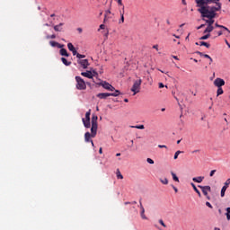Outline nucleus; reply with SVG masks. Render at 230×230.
Returning a JSON list of instances; mask_svg holds the SVG:
<instances>
[{
	"instance_id": "obj_5",
	"label": "nucleus",
	"mask_w": 230,
	"mask_h": 230,
	"mask_svg": "<svg viewBox=\"0 0 230 230\" xmlns=\"http://www.w3.org/2000/svg\"><path fill=\"white\" fill-rule=\"evenodd\" d=\"M199 188H200L203 195H205V197H207L208 200H211V198L209 197V195H208V192H211V187L210 186H201L199 185Z\"/></svg>"
},
{
	"instance_id": "obj_52",
	"label": "nucleus",
	"mask_w": 230,
	"mask_h": 230,
	"mask_svg": "<svg viewBox=\"0 0 230 230\" xmlns=\"http://www.w3.org/2000/svg\"><path fill=\"white\" fill-rule=\"evenodd\" d=\"M72 53H73L74 56H75V55H78V53L76 52V49H74L72 50Z\"/></svg>"
},
{
	"instance_id": "obj_11",
	"label": "nucleus",
	"mask_w": 230,
	"mask_h": 230,
	"mask_svg": "<svg viewBox=\"0 0 230 230\" xmlns=\"http://www.w3.org/2000/svg\"><path fill=\"white\" fill-rule=\"evenodd\" d=\"M111 96V93H98L97 98H100V100H107Z\"/></svg>"
},
{
	"instance_id": "obj_14",
	"label": "nucleus",
	"mask_w": 230,
	"mask_h": 230,
	"mask_svg": "<svg viewBox=\"0 0 230 230\" xmlns=\"http://www.w3.org/2000/svg\"><path fill=\"white\" fill-rule=\"evenodd\" d=\"M141 212H140V217L143 220H148V217L145 215V208L141 206Z\"/></svg>"
},
{
	"instance_id": "obj_35",
	"label": "nucleus",
	"mask_w": 230,
	"mask_h": 230,
	"mask_svg": "<svg viewBox=\"0 0 230 230\" xmlns=\"http://www.w3.org/2000/svg\"><path fill=\"white\" fill-rule=\"evenodd\" d=\"M67 48H68L69 51H73L75 49V46L73 45V43H68Z\"/></svg>"
},
{
	"instance_id": "obj_29",
	"label": "nucleus",
	"mask_w": 230,
	"mask_h": 230,
	"mask_svg": "<svg viewBox=\"0 0 230 230\" xmlns=\"http://www.w3.org/2000/svg\"><path fill=\"white\" fill-rule=\"evenodd\" d=\"M227 190L226 187H222L221 189V197H226V191Z\"/></svg>"
},
{
	"instance_id": "obj_55",
	"label": "nucleus",
	"mask_w": 230,
	"mask_h": 230,
	"mask_svg": "<svg viewBox=\"0 0 230 230\" xmlns=\"http://www.w3.org/2000/svg\"><path fill=\"white\" fill-rule=\"evenodd\" d=\"M119 6H123V2L121 0H117Z\"/></svg>"
},
{
	"instance_id": "obj_21",
	"label": "nucleus",
	"mask_w": 230,
	"mask_h": 230,
	"mask_svg": "<svg viewBox=\"0 0 230 230\" xmlns=\"http://www.w3.org/2000/svg\"><path fill=\"white\" fill-rule=\"evenodd\" d=\"M190 186H192L194 191H196V193L199 195V197H201L202 195L200 194V190H199V189H197V186H195V183H190Z\"/></svg>"
},
{
	"instance_id": "obj_25",
	"label": "nucleus",
	"mask_w": 230,
	"mask_h": 230,
	"mask_svg": "<svg viewBox=\"0 0 230 230\" xmlns=\"http://www.w3.org/2000/svg\"><path fill=\"white\" fill-rule=\"evenodd\" d=\"M209 37H211V34L208 33L207 35L200 37L199 40H208V39H209Z\"/></svg>"
},
{
	"instance_id": "obj_15",
	"label": "nucleus",
	"mask_w": 230,
	"mask_h": 230,
	"mask_svg": "<svg viewBox=\"0 0 230 230\" xmlns=\"http://www.w3.org/2000/svg\"><path fill=\"white\" fill-rule=\"evenodd\" d=\"M213 30H215V27H213V25H208L203 33H211Z\"/></svg>"
},
{
	"instance_id": "obj_33",
	"label": "nucleus",
	"mask_w": 230,
	"mask_h": 230,
	"mask_svg": "<svg viewBox=\"0 0 230 230\" xmlns=\"http://www.w3.org/2000/svg\"><path fill=\"white\" fill-rule=\"evenodd\" d=\"M49 44L52 48H57L58 46V42L57 41H49Z\"/></svg>"
},
{
	"instance_id": "obj_1",
	"label": "nucleus",
	"mask_w": 230,
	"mask_h": 230,
	"mask_svg": "<svg viewBox=\"0 0 230 230\" xmlns=\"http://www.w3.org/2000/svg\"><path fill=\"white\" fill-rule=\"evenodd\" d=\"M199 7L198 12L201 13V16L207 19H215L217 17V12H220L222 7L218 6H209V5H197Z\"/></svg>"
},
{
	"instance_id": "obj_47",
	"label": "nucleus",
	"mask_w": 230,
	"mask_h": 230,
	"mask_svg": "<svg viewBox=\"0 0 230 230\" xmlns=\"http://www.w3.org/2000/svg\"><path fill=\"white\" fill-rule=\"evenodd\" d=\"M154 49H156V51H159V45H154L153 46Z\"/></svg>"
},
{
	"instance_id": "obj_10",
	"label": "nucleus",
	"mask_w": 230,
	"mask_h": 230,
	"mask_svg": "<svg viewBox=\"0 0 230 230\" xmlns=\"http://www.w3.org/2000/svg\"><path fill=\"white\" fill-rule=\"evenodd\" d=\"M78 64L82 66L83 69H87V67H89V60L87 59H80Z\"/></svg>"
},
{
	"instance_id": "obj_42",
	"label": "nucleus",
	"mask_w": 230,
	"mask_h": 230,
	"mask_svg": "<svg viewBox=\"0 0 230 230\" xmlns=\"http://www.w3.org/2000/svg\"><path fill=\"white\" fill-rule=\"evenodd\" d=\"M206 206H208V208H209L210 209H213V206L211 205V203H209V201L206 202Z\"/></svg>"
},
{
	"instance_id": "obj_59",
	"label": "nucleus",
	"mask_w": 230,
	"mask_h": 230,
	"mask_svg": "<svg viewBox=\"0 0 230 230\" xmlns=\"http://www.w3.org/2000/svg\"><path fill=\"white\" fill-rule=\"evenodd\" d=\"M199 152H200V150L196 149V150L192 151V154H197V153H199Z\"/></svg>"
},
{
	"instance_id": "obj_31",
	"label": "nucleus",
	"mask_w": 230,
	"mask_h": 230,
	"mask_svg": "<svg viewBox=\"0 0 230 230\" xmlns=\"http://www.w3.org/2000/svg\"><path fill=\"white\" fill-rule=\"evenodd\" d=\"M85 119L91 120V110L85 113Z\"/></svg>"
},
{
	"instance_id": "obj_41",
	"label": "nucleus",
	"mask_w": 230,
	"mask_h": 230,
	"mask_svg": "<svg viewBox=\"0 0 230 230\" xmlns=\"http://www.w3.org/2000/svg\"><path fill=\"white\" fill-rule=\"evenodd\" d=\"M159 224H161V226H163V227H166V224H164V221H163V219L159 220Z\"/></svg>"
},
{
	"instance_id": "obj_23",
	"label": "nucleus",
	"mask_w": 230,
	"mask_h": 230,
	"mask_svg": "<svg viewBox=\"0 0 230 230\" xmlns=\"http://www.w3.org/2000/svg\"><path fill=\"white\" fill-rule=\"evenodd\" d=\"M61 62H63L65 66H71V61H67L66 58H61Z\"/></svg>"
},
{
	"instance_id": "obj_27",
	"label": "nucleus",
	"mask_w": 230,
	"mask_h": 230,
	"mask_svg": "<svg viewBox=\"0 0 230 230\" xmlns=\"http://www.w3.org/2000/svg\"><path fill=\"white\" fill-rule=\"evenodd\" d=\"M131 128H138V130H144L145 126L144 125L131 126Z\"/></svg>"
},
{
	"instance_id": "obj_45",
	"label": "nucleus",
	"mask_w": 230,
	"mask_h": 230,
	"mask_svg": "<svg viewBox=\"0 0 230 230\" xmlns=\"http://www.w3.org/2000/svg\"><path fill=\"white\" fill-rule=\"evenodd\" d=\"M146 161L149 164H154V161L152 160V158H147Z\"/></svg>"
},
{
	"instance_id": "obj_56",
	"label": "nucleus",
	"mask_w": 230,
	"mask_h": 230,
	"mask_svg": "<svg viewBox=\"0 0 230 230\" xmlns=\"http://www.w3.org/2000/svg\"><path fill=\"white\" fill-rule=\"evenodd\" d=\"M203 57L205 58H211V57L209 56V55H208V54H205V55H203Z\"/></svg>"
},
{
	"instance_id": "obj_46",
	"label": "nucleus",
	"mask_w": 230,
	"mask_h": 230,
	"mask_svg": "<svg viewBox=\"0 0 230 230\" xmlns=\"http://www.w3.org/2000/svg\"><path fill=\"white\" fill-rule=\"evenodd\" d=\"M214 33H217L218 37H220L221 35L224 34V32H222V31H219L217 32V31H215Z\"/></svg>"
},
{
	"instance_id": "obj_13",
	"label": "nucleus",
	"mask_w": 230,
	"mask_h": 230,
	"mask_svg": "<svg viewBox=\"0 0 230 230\" xmlns=\"http://www.w3.org/2000/svg\"><path fill=\"white\" fill-rule=\"evenodd\" d=\"M111 10H107L104 14V20L103 22H108L109 19H111Z\"/></svg>"
},
{
	"instance_id": "obj_30",
	"label": "nucleus",
	"mask_w": 230,
	"mask_h": 230,
	"mask_svg": "<svg viewBox=\"0 0 230 230\" xmlns=\"http://www.w3.org/2000/svg\"><path fill=\"white\" fill-rule=\"evenodd\" d=\"M217 96H220V94H224V90L222 87H217Z\"/></svg>"
},
{
	"instance_id": "obj_39",
	"label": "nucleus",
	"mask_w": 230,
	"mask_h": 230,
	"mask_svg": "<svg viewBox=\"0 0 230 230\" xmlns=\"http://www.w3.org/2000/svg\"><path fill=\"white\" fill-rule=\"evenodd\" d=\"M76 58H85V55H82V54H80V53H77V54H76Z\"/></svg>"
},
{
	"instance_id": "obj_34",
	"label": "nucleus",
	"mask_w": 230,
	"mask_h": 230,
	"mask_svg": "<svg viewBox=\"0 0 230 230\" xmlns=\"http://www.w3.org/2000/svg\"><path fill=\"white\" fill-rule=\"evenodd\" d=\"M226 216L227 220H230V208L229 207L226 208Z\"/></svg>"
},
{
	"instance_id": "obj_12",
	"label": "nucleus",
	"mask_w": 230,
	"mask_h": 230,
	"mask_svg": "<svg viewBox=\"0 0 230 230\" xmlns=\"http://www.w3.org/2000/svg\"><path fill=\"white\" fill-rule=\"evenodd\" d=\"M122 10L123 12H120V20L119 24H123V22H125V6H123Z\"/></svg>"
},
{
	"instance_id": "obj_60",
	"label": "nucleus",
	"mask_w": 230,
	"mask_h": 230,
	"mask_svg": "<svg viewBox=\"0 0 230 230\" xmlns=\"http://www.w3.org/2000/svg\"><path fill=\"white\" fill-rule=\"evenodd\" d=\"M225 42H226V44L228 46V48L230 49L229 41H227V40H226Z\"/></svg>"
},
{
	"instance_id": "obj_43",
	"label": "nucleus",
	"mask_w": 230,
	"mask_h": 230,
	"mask_svg": "<svg viewBox=\"0 0 230 230\" xmlns=\"http://www.w3.org/2000/svg\"><path fill=\"white\" fill-rule=\"evenodd\" d=\"M47 39H57V35H55V34H52V35H49V36H47Z\"/></svg>"
},
{
	"instance_id": "obj_19",
	"label": "nucleus",
	"mask_w": 230,
	"mask_h": 230,
	"mask_svg": "<svg viewBox=\"0 0 230 230\" xmlns=\"http://www.w3.org/2000/svg\"><path fill=\"white\" fill-rule=\"evenodd\" d=\"M192 181L194 182H198L199 184H200V182H202L204 181V177L199 176V177L193 178Z\"/></svg>"
},
{
	"instance_id": "obj_9",
	"label": "nucleus",
	"mask_w": 230,
	"mask_h": 230,
	"mask_svg": "<svg viewBox=\"0 0 230 230\" xmlns=\"http://www.w3.org/2000/svg\"><path fill=\"white\" fill-rule=\"evenodd\" d=\"M102 85L103 89H106L107 91H116V88L107 82H103Z\"/></svg>"
},
{
	"instance_id": "obj_28",
	"label": "nucleus",
	"mask_w": 230,
	"mask_h": 230,
	"mask_svg": "<svg viewBox=\"0 0 230 230\" xmlns=\"http://www.w3.org/2000/svg\"><path fill=\"white\" fill-rule=\"evenodd\" d=\"M119 94H120L119 91V90H115L114 93H110V96L116 97V96H119Z\"/></svg>"
},
{
	"instance_id": "obj_51",
	"label": "nucleus",
	"mask_w": 230,
	"mask_h": 230,
	"mask_svg": "<svg viewBox=\"0 0 230 230\" xmlns=\"http://www.w3.org/2000/svg\"><path fill=\"white\" fill-rule=\"evenodd\" d=\"M172 188L174 190L175 193H178L179 190L175 186L172 185Z\"/></svg>"
},
{
	"instance_id": "obj_40",
	"label": "nucleus",
	"mask_w": 230,
	"mask_h": 230,
	"mask_svg": "<svg viewBox=\"0 0 230 230\" xmlns=\"http://www.w3.org/2000/svg\"><path fill=\"white\" fill-rule=\"evenodd\" d=\"M222 29L225 30V31H226L227 35H230V31L227 29V27L223 26Z\"/></svg>"
},
{
	"instance_id": "obj_22",
	"label": "nucleus",
	"mask_w": 230,
	"mask_h": 230,
	"mask_svg": "<svg viewBox=\"0 0 230 230\" xmlns=\"http://www.w3.org/2000/svg\"><path fill=\"white\" fill-rule=\"evenodd\" d=\"M213 3L217 4V7L222 8V4L220 3V0H211V4H213Z\"/></svg>"
},
{
	"instance_id": "obj_49",
	"label": "nucleus",
	"mask_w": 230,
	"mask_h": 230,
	"mask_svg": "<svg viewBox=\"0 0 230 230\" xmlns=\"http://www.w3.org/2000/svg\"><path fill=\"white\" fill-rule=\"evenodd\" d=\"M216 28H224V25H220L218 23H215Z\"/></svg>"
},
{
	"instance_id": "obj_53",
	"label": "nucleus",
	"mask_w": 230,
	"mask_h": 230,
	"mask_svg": "<svg viewBox=\"0 0 230 230\" xmlns=\"http://www.w3.org/2000/svg\"><path fill=\"white\" fill-rule=\"evenodd\" d=\"M63 47H64V45H62V44L58 43V47H57V48H58L59 49H62Z\"/></svg>"
},
{
	"instance_id": "obj_63",
	"label": "nucleus",
	"mask_w": 230,
	"mask_h": 230,
	"mask_svg": "<svg viewBox=\"0 0 230 230\" xmlns=\"http://www.w3.org/2000/svg\"><path fill=\"white\" fill-rule=\"evenodd\" d=\"M182 4L186 5V0H181Z\"/></svg>"
},
{
	"instance_id": "obj_16",
	"label": "nucleus",
	"mask_w": 230,
	"mask_h": 230,
	"mask_svg": "<svg viewBox=\"0 0 230 230\" xmlns=\"http://www.w3.org/2000/svg\"><path fill=\"white\" fill-rule=\"evenodd\" d=\"M64 26V23L63 22H61V23H59V24H58V25H55L54 26V31H62V27Z\"/></svg>"
},
{
	"instance_id": "obj_50",
	"label": "nucleus",
	"mask_w": 230,
	"mask_h": 230,
	"mask_svg": "<svg viewBox=\"0 0 230 230\" xmlns=\"http://www.w3.org/2000/svg\"><path fill=\"white\" fill-rule=\"evenodd\" d=\"M196 53H197L198 55H199V57H204V55H205L204 53H202V52H200V51H197Z\"/></svg>"
},
{
	"instance_id": "obj_6",
	"label": "nucleus",
	"mask_w": 230,
	"mask_h": 230,
	"mask_svg": "<svg viewBox=\"0 0 230 230\" xmlns=\"http://www.w3.org/2000/svg\"><path fill=\"white\" fill-rule=\"evenodd\" d=\"M98 75V73L96 71H89L87 70L86 72H82L81 75L84 76L85 78H90L93 79L94 75Z\"/></svg>"
},
{
	"instance_id": "obj_58",
	"label": "nucleus",
	"mask_w": 230,
	"mask_h": 230,
	"mask_svg": "<svg viewBox=\"0 0 230 230\" xmlns=\"http://www.w3.org/2000/svg\"><path fill=\"white\" fill-rule=\"evenodd\" d=\"M99 154H103V148L100 147Z\"/></svg>"
},
{
	"instance_id": "obj_37",
	"label": "nucleus",
	"mask_w": 230,
	"mask_h": 230,
	"mask_svg": "<svg viewBox=\"0 0 230 230\" xmlns=\"http://www.w3.org/2000/svg\"><path fill=\"white\" fill-rule=\"evenodd\" d=\"M160 181L162 182V184H168V179L167 178L160 179Z\"/></svg>"
},
{
	"instance_id": "obj_7",
	"label": "nucleus",
	"mask_w": 230,
	"mask_h": 230,
	"mask_svg": "<svg viewBox=\"0 0 230 230\" xmlns=\"http://www.w3.org/2000/svg\"><path fill=\"white\" fill-rule=\"evenodd\" d=\"M214 85L216 87H223V85H226V81H224V79L222 78H216L214 81Z\"/></svg>"
},
{
	"instance_id": "obj_24",
	"label": "nucleus",
	"mask_w": 230,
	"mask_h": 230,
	"mask_svg": "<svg viewBox=\"0 0 230 230\" xmlns=\"http://www.w3.org/2000/svg\"><path fill=\"white\" fill-rule=\"evenodd\" d=\"M199 46H205V48H210L211 45L206 41H199Z\"/></svg>"
},
{
	"instance_id": "obj_44",
	"label": "nucleus",
	"mask_w": 230,
	"mask_h": 230,
	"mask_svg": "<svg viewBox=\"0 0 230 230\" xmlns=\"http://www.w3.org/2000/svg\"><path fill=\"white\" fill-rule=\"evenodd\" d=\"M215 173H217V170H212L209 173L210 177H213V175H215Z\"/></svg>"
},
{
	"instance_id": "obj_38",
	"label": "nucleus",
	"mask_w": 230,
	"mask_h": 230,
	"mask_svg": "<svg viewBox=\"0 0 230 230\" xmlns=\"http://www.w3.org/2000/svg\"><path fill=\"white\" fill-rule=\"evenodd\" d=\"M180 154H182V151H177V152L174 154V159H178Z\"/></svg>"
},
{
	"instance_id": "obj_20",
	"label": "nucleus",
	"mask_w": 230,
	"mask_h": 230,
	"mask_svg": "<svg viewBox=\"0 0 230 230\" xmlns=\"http://www.w3.org/2000/svg\"><path fill=\"white\" fill-rule=\"evenodd\" d=\"M205 22L208 24V26H213L215 20L214 18H208V20H205Z\"/></svg>"
},
{
	"instance_id": "obj_3",
	"label": "nucleus",
	"mask_w": 230,
	"mask_h": 230,
	"mask_svg": "<svg viewBox=\"0 0 230 230\" xmlns=\"http://www.w3.org/2000/svg\"><path fill=\"white\" fill-rule=\"evenodd\" d=\"M75 87L78 91H85L87 89V84H85V81L78 75L75 76Z\"/></svg>"
},
{
	"instance_id": "obj_32",
	"label": "nucleus",
	"mask_w": 230,
	"mask_h": 230,
	"mask_svg": "<svg viewBox=\"0 0 230 230\" xmlns=\"http://www.w3.org/2000/svg\"><path fill=\"white\" fill-rule=\"evenodd\" d=\"M117 179H123V174L119 172V169L117 170Z\"/></svg>"
},
{
	"instance_id": "obj_62",
	"label": "nucleus",
	"mask_w": 230,
	"mask_h": 230,
	"mask_svg": "<svg viewBox=\"0 0 230 230\" xmlns=\"http://www.w3.org/2000/svg\"><path fill=\"white\" fill-rule=\"evenodd\" d=\"M77 31H79L80 33H82V31H83L82 28H78V29H77Z\"/></svg>"
},
{
	"instance_id": "obj_54",
	"label": "nucleus",
	"mask_w": 230,
	"mask_h": 230,
	"mask_svg": "<svg viewBox=\"0 0 230 230\" xmlns=\"http://www.w3.org/2000/svg\"><path fill=\"white\" fill-rule=\"evenodd\" d=\"M164 87V84L163 83H159V89H163Z\"/></svg>"
},
{
	"instance_id": "obj_17",
	"label": "nucleus",
	"mask_w": 230,
	"mask_h": 230,
	"mask_svg": "<svg viewBox=\"0 0 230 230\" xmlns=\"http://www.w3.org/2000/svg\"><path fill=\"white\" fill-rule=\"evenodd\" d=\"M83 123L85 128H91V120H87L85 119H83Z\"/></svg>"
},
{
	"instance_id": "obj_8",
	"label": "nucleus",
	"mask_w": 230,
	"mask_h": 230,
	"mask_svg": "<svg viewBox=\"0 0 230 230\" xmlns=\"http://www.w3.org/2000/svg\"><path fill=\"white\" fill-rule=\"evenodd\" d=\"M212 0H195L197 6H202L203 4H211Z\"/></svg>"
},
{
	"instance_id": "obj_18",
	"label": "nucleus",
	"mask_w": 230,
	"mask_h": 230,
	"mask_svg": "<svg viewBox=\"0 0 230 230\" xmlns=\"http://www.w3.org/2000/svg\"><path fill=\"white\" fill-rule=\"evenodd\" d=\"M59 53L61 57H69V53H67V50L66 49H61L59 50Z\"/></svg>"
},
{
	"instance_id": "obj_48",
	"label": "nucleus",
	"mask_w": 230,
	"mask_h": 230,
	"mask_svg": "<svg viewBox=\"0 0 230 230\" xmlns=\"http://www.w3.org/2000/svg\"><path fill=\"white\" fill-rule=\"evenodd\" d=\"M158 148H168V146L164 145H158Z\"/></svg>"
},
{
	"instance_id": "obj_2",
	"label": "nucleus",
	"mask_w": 230,
	"mask_h": 230,
	"mask_svg": "<svg viewBox=\"0 0 230 230\" xmlns=\"http://www.w3.org/2000/svg\"><path fill=\"white\" fill-rule=\"evenodd\" d=\"M98 132V116L93 115L92 117V128H91V133L86 132L84 134V141L85 143H91L93 139L91 137H96V134Z\"/></svg>"
},
{
	"instance_id": "obj_61",
	"label": "nucleus",
	"mask_w": 230,
	"mask_h": 230,
	"mask_svg": "<svg viewBox=\"0 0 230 230\" xmlns=\"http://www.w3.org/2000/svg\"><path fill=\"white\" fill-rule=\"evenodd\" d=\"M141 206H143V203L141 202V199H139V208L141 209Z\"/></svg>"
},
{
	"instance_id": "obj_64",
	"label": "nucleus",
	"mask_w": 230,
	"mask_h": 230,
	"mask_svg": "<svg viewBox=\"0 0 230 230\" xmlns=\"http://www.w3.org/2000/svg\"><path fill=\"white\" fill-rule=\"evenodd\" d=\"M214 230H220V228H218V227H215V228H214Z\"/></svg>"
},
{
	"instance_id": "obj_4",
	"label": "nucleus",
	"mask_w": 230,
	"mask_h": 230,
	"mask_svg": "<svg viewBox=\"0 0 230 230\" xmlns=\"http://www.w3.org/2000/svg\"><path fill=\"white\" fill-rule=\"evenodd\" d=\"M142 80L138 79L137 81L134 82L133 86L131 87V91L133 93V96H136V94H137V93H139V91H141V84H142Z\"/></svg>"
},
{
	"instance_id": "obj_26",
	"label": "nucleus",
	"mask_w": 230,
	"mask_h": 230,
	"mask_svg": "<svg viewBox=\"0 0 230 230\" xmlns=\"http://www.w3.org/2000/svg\"><path fill=\"white\" fill-rule=\"evenodd\" d=\"M171 175L172 177V180L175 181V182H179V177H177V174H175L173 172H171Z\"/></svg>"
},
{
	"instance_id": "obj_36",
	"label": "nucleus",
	"mask_w": 230,
	"mask_h": 230,
	"mask_svg": "<svg viewBox=\"0 0 230 230\" xmlns=\"http://www.w3.org/2000/svg\"><path fill=\"white\" fill-rule=\"evenodd\" d=\"M229 184H230V178L226 181L225 185L223 187L227 189L229 188Z\"/></svg>"
},
{
	"instance_id": "obj_57",
	"label": "nucleus",
	"mask_w": 230,
	"mask_h": 230,
	"mask_svg": "<svg viewBox=\"0 0 230 230\" xmlns=\"http://www.w3.org/2000/svg\"><path fill=\"white\" fill-rule=\"evenodd\" d=\"M100 29H101V30H105V25H104V24H101V25H100Z\"/></svg>"
}]
</instances>
